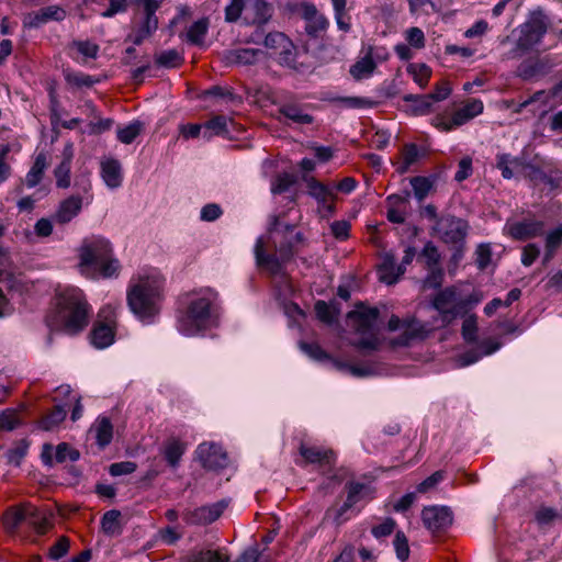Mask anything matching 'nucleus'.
<instances>
[{
	"label": "nucleus",
	"instance_id": "58836bf2",
	"mask_svg": "<svg viewBox=\"0 0 562 562\" xmlns=\"http://www.w3.org/2000/svg\"><path fill=\"white\" fill-rule=\"evenodd\" d=\"M25 524L24 505L11 507L3 515V526L9 532H13Z\"/></svg>",
	"mask_w": 562,
	"mask_h": 562
},
{
	"label": "nucleus",
	"instance_id": "e2e57ef3",
	"mask_svg": "<svg viewBox=\"0 0 562 562\" xmlns=\"http://www.w3.org/2000/svg\"><path fill=\"white\" fill-rule=\"evenodd\" d=\"M294 179L289 173L279 175L272 182L271 191L273 194H281L290 189Z\"/></svg>",
	"mask_w": 562,
	"mask_h": 562
},
{
	"label": "nucleus",
	"instance_id": "69168bd1",
	"mask_svg": "<svg viewBox=\"0 0 562 562\" xmlns=\"http://www.w3.org/2000/svg\"><path fill=\"white\" fill-rule=\"evenodd\" d=\"M406 41L415 48H423L425 46V35L419 27H411L406 31Z\"/></svg>",
	"mask_w": 562,
	"mask_h": 562
},
{
	"label": "nucleus",
	"instance_id": "a878e982",
	"mask_svg": "<svg viewBox=\"0 0 562 562\" xmlns=\"http://www.w3.org/2000/svg\"><path fill=\"white\" fill-rule=\"evenodd\" d=\"M483 102L479 99L468 101L452 115V124L461 126L483 112Z\"/></svg>",
	"mask_w": 562,
	"mask_h": 562
},
{
	"label": "nucleus",
	"instance_id": "0eeeda50",
	"mask_svg": "<svg viewBox=\"0 0 562 562\" xmlns=\"http://www.w3.org/2000/svg\"><path fill=\"white\" fill-rule=\"evenodd\" d=\"M551 25L550 18L542 9L531 12L529 19L520 26V35L514 52L526 53L539 45Z\"/></svg>",
	"mask_w": 562,
	"mask_h": 562
},
{
	"label": "nucleus",
	"instance_id": "4468645a",
	"mask_svg": "<svg viewBox=\"0 0 562 562\" xmlns=\"http://www.w3.org/2000/svg\"><path fill=\"white\" fill-rule=\"evenodd\" d=\"M112 315L113 311L110 306L101 310L99 316L104 318L103 322H99L91 331V342L97 348H106L114 340V329L112 326Z\"/></svg>",
	"mask_w": 562,
	"mask_h": 562
},
{
	"label": "nucleus",
	"instance_id": "c85d7f7f",
	"mask_svg": "<svg viewBox=\"0 0 562 562\" xmlns=\"http://www.w3.org/2000/svg\"><path fill=\"white\" fill-rule=\"evenodd\" d=\"M373 47H369L366 55L350 67V74L356 80L370 77L376 65L373 60Z\"/></svg>",
	"mask_w": 562,
	"mask_h": 562
},
{
	"label": "nucleus",
	"instance_id": "0e129e2a",
	"mask_svg": "<svg viewBox=\"0 0 562 562\" xmlns=\"http://www.w3.org/2000/svg\"><path fill=\"white\" fill-rule=\"evenodd\" d=\"M396 527V521L393 518H385L383 522L372 527L371 532L376 539L390 536Z\"/></svg>",
	"mask_w": 562,
	"mask_h": 562
},
{
	"label": "nucleus",
	"instance_id": "5fc2aeb1",
	"mask_svg": "<svg viewBox=\"0 0 562 562\" xmlns=\"http://www.w3.org/2000/svg\"><path fill=\"white\" fill-rule=\"evenodd\" d=\"M381 271V281L386 284H393L397 281V276L395 271V261L392 257H386L383 263L380 267Z\"/></svg>",
	"mask_w": 562,
	"mask_h": 562
},
{
	"label": "nucleus",
	"instance_id": "a18cd8bd",
	"mask_svg": "<svg viewBox=\"0 0 562 562\" xmlns=\"http://www.w3.org/2000/svg\"><path fill=\"white\" fill-rule=\"evenodd\" d=\"M393 547L396 554V558L401 562H406L409 558L411 549L408 544V539L403 531H396Z\"/></svg>",
	"mask_w": 562,
	"mask_h": 562
},
{
	"label": "nucleus",
	"instance_id": "49530a36",
	"mask_svg": "<svg viewBox=\"0 0 562 562\" xmlns=\"http://www.w3.org/2000/svg\"><path fill=\"white\" fill-rule=\"evenodd\" d=\"M66 417V409L57 405L53 408V411L47 414L43 419L41 420V427L44 430H52L54 427L59 425Z\"/></svg>",
	"mask_w": 562,
	"mask_h": 562
},
{
	"label": "nucleus",
	"instance_id": "a211bd4d",
	"mask_svg": "<svg viewBox=\"0 0 562 562\" xmlns=\"http://www.w3.org/2000/svg\"><path fill=\"white\" fill-rule=\"evenodd\" d=\"M308 194L313 196L318 204L325 207L329 213H334L335 206L333 201L336 198L333 186L324 184L315 178L306 180Z\"/></svg>",
	"mask_w": 562,
	"mask_h": 562
},
{
	"label": "nucleus",
	"instance_id": "de8ad7c7",
	"mask_svg": "<svg viewBox=\"0 0 562 562\" xmlns=\"http://www.w3.org/2000/svg\"><path fill=\"white\" fill-rule=\"evenodd\" d=\"M315 312L317 317L326 323V324H333L337 321V316L339 311L336 310L334 306L327 304L325 301H317L315 304Z\"/></svg>",
	"mask_w": 562,
	"mask_h": 562
},
{
	"label": "nucleus",
	"instance_id": "7c9ffc66",
	"mask_svg": "<svg viewBox=\"0 0 562 562\" xmlns=\"http://www.w3.org/2000/svg\"><path fill=\"white\" fill-rule=\"evenodd\" d=\"M186 451V445L177 438L168 439L162 448V453L171 468H177Z\"/></svg>",
	"mask_w": 562,
	"mask_h": 562
},
{
	"label": "nucleus",
	"instance_id": "9d476101",
	"mask_svg": "<svg viewBox=\"0 0 562 562\" xmlns=\"http://www.w3.org/2000/svg\"><path fill=\"white\" fill-rule=\"evenodd\" d=\"M434 231L446 244H458L465 238L468 224L461 218L447 215L437 220Z\"/></svg>",
	"mask_w": 562,
	"mask_h": 562
},
{
	"label": "nucleus",
	"instance_id": "4d7b16f0",
	"mask_svg": "<svg viewBox=\"0 0 562 562\" xmlns=\"http://www.w3.org/2000/svg\"><path fill=\"white\" fill-rule=\"evenodd\" d=\"M420 257L425 259L427 268L439 267L440 254L438 248L431 241H428L425 245L420 252Z\"/></svg>",
	"mask_w": 562,
	"mask_h": 562
},
{
	"label": "nucleus",
	"instance_id": "6e6552de",
	"mask_svg": "<svg viewBox=\"0 0 562 562\" xmlns=\"http://www.w3.org/2000/svg\"><path fill=\"white\" fill-rule=\"evenodd\" d=\"M285 239L286 240L284 243H280V245L277 247L280 258H278L276 255L266 254L265 241L262 238H258L256 241L255 256L257 265L268 270L273 276L281 273V260L286 261L293 255V237H285Z\"/></svg>",
	"mask_w": 562,
	"mask_h": 562
},
{
	"label": "nucleus",
	"instance_id": "6ab92c4d",
	"mask_svg": "<svg viewBox=\"0 0 562 562\" xmlns=\"http://www.w3.org/2000/svg\"><path fill=\"white\" fill-rule=\"evenodd\" d=\"M300 454L305 462L319 464L321 467H331L336 461V454L331 449H325L316 446H300Z\"/></svg>",
	"mask_w": 562,
	"mask_h": 562
},
{
	"label": "nucleus",
	"instance_id": "f257e3e1",
	"mask_svg": "<svg viewBox=\"0 0 562 562\" xmlns=\"http://www.w3.org/2000/svg\"><path fill=\"white\" fill-rule=\"evenodd\" d=\"M164 278L157 271L132 278L127 290V304L134 315L150 322L159 313Z\"/></svg>",
	"mask_w": 562,
	"mask_h": 562
},
{
	"label": "nucleus",
	"instance_id": "052dcab7",
	"mask_svg": "<svg viewBox=\"0 0 562 562\" xmlns=\"http://www.w3.org/2000/svg\"><path fill=\"white\" fill-rule=\"evenodd\" d=\"M477 324L475 315L468 316L462 323V336L468 342L476 340Z\"/></svg>",
	"mask_w": 562,
	"mask_h": 562
},
{
	"label": "nucleus",
	"instance_id": "a19ab883",
	"mask_svg": "<svg viewBox=\"0 0 562 562\" xmlns=\"http://www.w3.org/2000/svg\"><path fill=\"white\" fill-rule=\"evenodd\" d=\"M144 124L139 121H134L126 126L119 127L116 135L117 139L123 144H132L135 138L143 132Z\"/></svg>",
	"mask_w": 562,
	"mask_h": 562
},
{
	"label": "nucleus",
	"instance_id": "ddd939ff",
	"mask_svg": "<svg viewBox=\"0 0 562 562\" xmlns=\"http://www.w3.org/2000/svg\"><path fill=\"white\" fill-rule=\"evenodd\" d=\"M424 526L432 533L447 529L452 524V513L446 506H428L422 512Z\"/></svg>",
	"mask_w": 562,
	"mask_h": 562
},
{
	"label": "nucleus",
	"instance_id": "864d4df0",
	"mask_svg": "<svg viewBox=\"0 0 562 562\" xmlns=\"http://www.w3.org/2000/svg\"><path fill=\"white\" fill-rule=\"evenodd\" d=\"M408 71L413 75L415 82H417L419 87L424 88L427 86L428 80L431 76V70L427 65H412L409 66Z\"/></svg>",
	"mask_w": 562,
	"mask_h": 562
},
{
	"label": "nucleus",
	"instance_id": "bb28decb",
	"mask_svg": "<svg viewBox=\"0 0 562 562\" xmlns=\"http://www.w3.org/2000/svg\"><path fill=\"white\" fill-rule=\"evenodd\" d=\"M90 431L94 434L98 446L103 449L110 445L113 438V425L108 417H98L91 426Z\"/></svg>",
	"mask_w": 562,
	"mask_h": 562
},
{
	"label": "nucleus",
	"instance_id": "680f3d73",
	"mask_svg": "<svg viewBox=\"0 0 562 562\" xmlns=\"http://www.w3.org/2000/svg\"><path fill=\"white\" fill-rule=\"evenodd\" d=\"M72 46L87 58H97L99 53V45L90 41H75Z\"/></svg>",
	"mask_w": 562,
	"mask_h": 562
},
{
	"label": "nucleus",
	"instance_id": "13d9d810",
	"mask_svg": "<svg viewBox=\"0 0 562 562\" xmlns=\"http://www.w3.org/2000/svg\"><path fill=\"white\" fill-rule=\"evenodd\" d=\"M246 4L244 0H232L225 8V21L236 22L241 16L243 11H246Z\"/></svg>",
	"mask_w": 562,
	"mask_h": 562
},
{
	"label": "nucleus",
	"instance_id": "423d86ee",
	"mask_svg": "<svg viewBox=\"0 0 562 562\" xmlns=\"http://www.w3.org/2000/svg\"><path fill=\"white\" fill-rule=\"evenodd\" d=\"M250 42L262 44L271 52V55L278 57L281 65L292 67L295 63L297 48L290 37L282 32L273 31L263 35V30H255L250 36Z\"/></svg>",
	"mask_w": 562,
	"mask_h": 562
},
{
	"label": "nucleus",
	"instance_id": "f3484780",
	"mask_svg": "<svg viewBox=\"0 0 562 562\" xmlns=\"http://www.w3.org/2000/svg\"><path fill=\"white\" fill-rule=\"evenodd\" d=\"M25 524L31 526L38 535L46 533L54 525L53 515L40 510L31 504H24Z\"/></svg>",
	"mask_w": 562,
	"mask_h": 562
},
{
	"label": "nucleus",
	"instance_id": "37998d69",
	"mask_svg": "<svg viewBox=\"0 0 562 562\" xmlns=\"http://www.w3.org/2000/svg\"><path fill=\"white\" fill-rule=\"evenodd\" d=\"M346 488L348 505H356L370 494V486L359 482H349L346 484Z\"/></svg>",
	"mask_w": 562,
	"mask_h": 562
},
{
	"label": "nucleus",
	"instance_id": "c756f323",
	"mask_svg": "<svg viewBox=\"0 0 562 562\" xmlns=\"http://www.w3.org/2000/svg\"><path fill=\"white\" fill-rule=\"evenodd\" d=\"M262 55V50L256 48H236L226 53V60L229 64L236 65H254L259 56Z\"/></svg>",
	"mask_w": 562,
	"mask_h": 562
},
{
	"label": "nucleus",
	"instance_id": "79ce46f5",
	"mask_svg": "<svg viewBox=\"0 0 562 562\" xmlns=\"http://www.w3.org/2000/svg\"><path fill=\"white\" fill-rule=\"evenodd\" d=\"M121 512L116 509H112L106 512L101 519V528L102 530L110 536L121 533L120 526Z\"/></svg>",
	"mask_w": 562,
	"mask_h": 562
},
{
	"label": "nucleus",
	"instance_id": "393cba45",
	"mask_svg": "<svg viewBox=\"0 0 562 562\" xmlns=\"http://www.w3.org/2000/svg\"><path fill=\"white\" fill-rule=\"evenodd\" d=\"M82 207V199L77 195H71L64 200L58 211L56 212L55 220L59 224H66L76 217Z\"/></svg>",
	"mask_w": 562,
	"mask_h": 562
},
{
	"label": "nucleus",
	"instance_id": "338daca9",
	"mask_svg": "<svg viewBox=\"0 0 562 562\" xmlns=\"http://www.w3.org/2000/svg\"><path fill=\"white\" fill-rule=\"evenodd\" d=\"M137 465L136 463L132 461H123V462H116L112 463L110 465L109 472L113 476H120L124 474H131L136 470Z\"/></svg>",
	"mask_w": 562,
	"mask_h": 562
},
{
	"label": "nucleus",
	"instance_id": "774afa93",
	"mask_svg": "<svg viewBox=\"0 0 562 562\" xmlns=\"http://www.w3.org/2000/svg\"><path fill=\"white\" fill-rule=\"evenodd\" d=\"M540 255V249L536 244H528L522 248L521 263L530 267Z\"/></svg>",
	"mask_w": 562,
	"mask_h": 562
},
{
	"label": "nucleus",
	"instance_id": "473e14b6",
	"mask_svg": "<svg viewBox=\"0 0 562 562\" xmlns=\"http://www.w3.org/2000/svg\"><path fill=\"white\" fill-rule=\"evenodd\" d=\"M550 68L547 59H535L522 63L518 68V74L524 79H531L538 75L544 74Z\"/></svg>",
	"mask_w": 562,
	"mask_h": 562
},
{
	"label": "nucleus",
	"instance_id": "b1692460",
	"mask_svg": "<svg viewBox=\"0 0 562 562\" xmlns=\"http://www.w3.org/2000/svg\"><path fill=\"white\" fill-rule=\"evenodd\" d=\"M72 156V145L68 144L64 148L61 162L54 170L56 184L58 188L67 189L70 186V169Z\"/></svg>",
	"mask_w": 562,
	"mask_h": 562
},
{
	"label": "nucleus",
	"instance_id": "c03bdc74",
	"mask_svg": "<svg viewBox=\"0 0 562 562\" xmlns=\"http://www.w3.org/2000/svg\"><path fill=\"white\" fill-rule=\"evenodd\" d=\"M27 449L29 442L25 439L15 442L5 453L8 463L19 467L26 456Z\"/></svg>",
	"mask_w": 562,
	"mask_h": 562
},
{
	"label": "nucleus",
	"instance_id": "9b49d317",
	"mask_svg": "<svg viewBox=\"0 0 562 562\" xmlns=\"http://www.w3.org/2000/svg\"><path fill=\"white\" fill-rule=\"evenodd\" d=\"M196 459L206 470H220L228 465L227 453L222 446L214 442H202L195 450Z\"/></svg>",
	"mask_w": 562,
	"mask_h": 562
},
{
	"label": "nucleus",
	"instance_id": "dca6fc26",
	"mask_svg": "<svg viewBox=\"0 0 562 562\" xmlns=\"http://www.w3.org/2000/svg\"><path fill=\"white\" fill-rule=\"evenodd\" d=\"M226 504L218 502L215 504L201 506L184 514V520L190 525H207L215 521L224 512Z\"/></svg>",
	"mask_w": 562,
	"mask_h": 562
},
{
	"label": "nucleus",
	"instance_id": "3c124183",
	"mask_svg": "<svg viewBox=\"0 0 562 562\" xmlns=\"http://www.w3.org/2000/svg\"><path fill=\"white\" fill-rule=\"evenodd\" d=\"M414 195L418 201H423L429 193L432 182L426 177H413L411 179Z\"/></svg>",
	"mask_w": 562,
	"mask_h": 562
},
{
	"label": "nucleus",
	"instance_id": "7ed1b4c3",
	"mask_svg": "<svg viewBox=\"0 0 562 562\" xmlns=\"http://www.w3.org/2000/svg\"><path fill=\"white\" fill-rule=\"evenodd\" d=\"M90 305L79 290L66 291L57 299V310L49 325L68 334L76 335L89 324Z\"/></svg>",
	"mask_w": 562,
	"mask_h": 562
},
{
	"label": "nucleus",
	"instance_id": "ea45409f",
	"mask_svg": "<svg viewBox=\"0 0 562 562\" xmlns=\"http://www.w3.org/2000/svg\"><path fill=\"white\" fill-rule=\"evenodd\" d=\"M329 26L328 19L318 13L316 16L311 20L305 21V32L310 37L317 38L319 37Z\"/></svg>",
	"mask_w": 562,
	"mask_h": 562
},
{
	"label": "nucleus",
	"instance_id": "4be33fe9",
	"mask_svg": "<svg viewBox=\"0 0 562 562\" xmlns=\"http://www.w3.org/2000/svg\"><path fill=\"white\" fill-rule=\"evenodd\" d=\"M101 177L110 189L122 186L123 173L119 160L110 158L101 161Z\"/></svg>",
	"mask_w": 562,
	"mask_h": 562
},
{
	"label": "nucleus",
	"instance_id": "aec40b11",
	"mask_svg": "<svg viewBox=\"0 0 562 562\" xmlns=\"http://www.w3.org/2000/svg\"><path fill=\"white\" fill-rule=\"evenodd\" d=\"M428 334L426 326L416 318H406L403 323V330L395 339V344L400 346H408L414 340L424 339Z\"/></svg>",
	"mask_w": 562,
	"mask_h": 562
},
{
	"label": "nucleus",
	"instance_id": "72a5a7b5",
	"mask_svg": "<svg viewBox=\"0 0 562 562\" xmlns=\"http://www.w3.org/2000/svg\"><path fill=\"white\" fill-rule=\"evenodd\" d=\"M432 97L428 94L415 95L406 94L403 97L405 102L412 103V111L417 115H425L431 111L434 104Z\"/></svg>",
	"mask_w": 562,
	"mask_h": 562
},
{
	"label": "nucleus",
	"instance_id": "f704fd0d",
	"mask_svg": "<svg viewBox=\"0 0 562 562\" xmlns=\"http://www.w3.org/2000/svg\"><path fill=\"white\" fill-rule=\"evenodd\" d=\"M209 19L203 18L195 21L187 31V41L193 45H202L209 30Z\"/></svg>",
	"mask_w": 562,
	"mask_h": 562
},
{
	"label": "nucleus",
	"instance_id": "09e8293b",
	"mask_svg": "<svg viewBox=\"0 0 562 562\" xmlns=\"http://www.w3.org/2000/svg\"><path fill=\"white\" fill-rule=\"evenodd\" d=\"M288 8L292 13L299 14L304 21L311 20L319 13L315 4L306 1L290 3Z\"/></svg>",
	"mask_w": 562,
	"mask_h": 562
},
{
	"label": "nucleus",
	"instance_id": "20e7f679",
	"mask_svg": "<svg viewBox=\"0 0 562 562\" xmlns=\"http://www.w3.org/2000/svg\"><path fill=\"white\" fill-rule=\"evenodd\" d=\"M217 293L211 289L192 300L177 317V327L186 336H194L214 326L217 319Z\"/></svg>",
	"mask_w": 562,
	"mask_h": 562
},
{
	"label": "nucleus",
	"instance_id": "bf43d9fd",
	"mask_svg": "<svg viewBox=\"0 0 562 562\" xmlns=\"http://www.w3.org/2000/svg\"><path fill=\"white\" fill-rule=\"evenodd\" d=\"M69 547V539L67 537H60L57 542L49 548L47 555L50 560L57 561L68 553Z\"/></svg>",
	"mask_w": 562,
	"mask_h": 562
},
{
	"label": "nucleus",
	"instance_id": "e433bc0d",
	"mask_svg": "<svg viewBox=\"0 0 562 562\" xmlns=\"http://www.w3.org/2000/svg\"><path fill=\"white\" fill-rule=\"evenodd\" d=\"M155 61L159 67L177 68L183 63V57L177 49H167L156 53Z\"/></svg>",
	"mask_w": 562,
	"mask_h": 562
},
{
	"label": "nucleus",
	"instance_id": "2eb2a0df",
	"mask_svg": "<svg viewBox=\"0 0 562 562\" xmlns=\"http://www.w3.org/2000/svg\"><path fill=\"white\" fill-rule=\"evenodd\" d=\"M273 15V7L265 0H248L244 21L256 25V30H262Z\"/></svg>",
	"mask_w": 562,
	"mask_h": 562
},
{
	"label": "nucleus",
	"instance_id": "f8f14e48",
	"mask_svg": "<svg viewBox=\"0 0 562 562\" xmlns=\"http://www.w3.org/2000/svg\"><path fill=\"white\" fill-rule=\"evenodd\" d=\"M505 233L516 240H527L541 236L544 232V223L535 218L522 221H508L504 227Z\"/></svg>",
	"mask_w": 562,
	"mask_h": 562
},
{
	"label": "nucleus",
	"instance_id": "2f4dec72",
	"mask_svg": "<svg viewBox=\"0 0 562 562\" xmlns=\"http://www.w3.org/2000/svg\"><path fill=\"white\" fill-rule=\"evenodd\" d=\"M522 159L519 157H513L509 154H498L496 156V168L501 170L504 179H512L514 177V170L520 169Z\"/></svg>",
	"mask_w": 562,
	"mask_h": 562
},
{
	"label": "nucleus",
	"instance_id": "c9c22d12",
	"mask_svg": "<svg viewBox=\"0 0 562 562\" xmlns=\"http://www.w3.org/2000/svg\"><path fill=\"white\" fill-rule=\"evenodd\" d=\"M46 167V156L44 154H38L31 170L25 177V183L29 188H33L41 182Z\"/></svg>",
	"mask_w": 562,
	"mask_h": 562
},
{
	"label": "nucleus",
	"instance_id": "f03ea898",
	"mask_svg": "<svg viewBox=\"0 0 562 562\" xmlns=\"http://www.w3.org/2000/svg\"><path fill=\"white\" fill-rule=\"evenodd\" d=\"M79 268L86 277H116L120 271L119 260L112 256L110 241L103 237L86 239L80 248Z\"/></svg>",
	"mask_w": 562,
	"mask_h": 562
},
{
	"label": "nucleus",
	"instance_id": "6e6d98bb",
	"mask_svg": "<svg viewBox=\"0 0 562 562\" xmlns=\"http://www.w3.org/2000/svg\"><path fill=\"white\" fill-rule=\"evenodd\" d=\"M79 457V451L71 448L66 442H61L56 447L55 459L58 463L65 462L66 460L76 461Z\"/></svg>",
	"mask_w": 562,
	"mask_h": 562
},
{
	"label": "nucleus",
	"instance_id": "1a4fd4ad",
	"mask_svg": "<svg viewBox=\"0 0 562 562\" xmlns=\"http://www.w3.org/2000/svg\"><path fill=\"white\" fill-rule=\"evenodd\" d=\"M434 307L441 315L442 323L450 324L459 315L467 312V301L458 296L453 286L441 290L434 299Z\"/></svg>",
	"mask_w": 562,
	"mask_h": 562
},
{
	"label": "nucleus",
	"instance_id": "4c0bfd02",
	"mask_svg": "<svg viewBox=\"0 0 562 562\" xmlns=\"http://www.w3.org/2000/svg\"><path fill=\"white\" fill-rule=\"evenodd\" d=\"M419 159V150L416 144H406L402 149V161L397 165L396 171L400 175L408 172L412 165Z\"/></svg>",
	"mask_w": 562,
	"mask_h": 562
},
{
	"label": "nucleus",
	"instance_id": "412c9836",
	"mask_svg": "<svg viewBox=\"0 0 562 562\" xmlns=\"http://www.w3.org/2000/svg\"><path fill=\"white\" fill-rule=\"evenodd\" d=\"M158 27L157 18H144L135 23L132 32L128 34L126 41H131L134 45H140L146 38Z\"/></svg>",
	"mask_w": 562,
	"mask_h": 562
},
{
	"label": "nucleus",
	"instance_id": "8fccbe9b",
	"mask_svg": "<svg viewBox=\"0 0 562 562\" xmlns=\"http://www.w3.org/2000/svg\"><path fill=\"white\" fill-rule=\"evenodd\" d=\"M520 170L522 171L525 178L535 183L547 182L549 180V177L541 168L524 160L522 165H520Z\"/></svg>",
	"mask_w": 562,
	"mask_h": 562
},
{
	"label": "nucleus",
	"instance_id": "39448f33",
	"mask_svg": "<svg viewBox=\"0 0 562 562\" xmlns=\"http://www.w3.org/2000/svg\"><path fill=\"white\" fill-rule=\"evenodd\" d=\"M379 310L376 307H366L359 304L356 310L347 314V321L356 334L361 335L358 341L353 342L359 349L375 350L380 340L375 333V324L379 318Z\"/></svg>",
	"mask_w": 562,
	"mask_h": 562
},
{
	"label": "nucleus",
	"instance_id": "603ef678",
	"mask_svg": "<svg viewBox=\"0 0 562 562\" xmlns=\"http://www.w3.org/2000/svg\"><path fill=\"white\" fill-rule=\"evenodd\" d=\"M21 424L19 412L16 409H5L0 414V429L13 430Z\"/></svg>",
	"mask_w": 562,
	"mask_h": 562
},
{
	"label": "nucleus",
	"instance_id": "5701e85b",
	"mask_svg": "<svg viewBox=\"0 0 562 562\" xmlns=\"http://www.w3.org/2000/svg\"><path fill=\"white\" fill-rule=\"evenodd\" d=\"M235 125L236 124L232 119L224 115H216L203 125L202 136L209 140L215 135H228L231 133V127L234 128Z\"/></svg>",
	"mask_w": 562,
	"mask_h": 562
},
{
	"label": "nucleus",
	"instance_id": "cd10ccee",
	"mask_svg": "<svg viewBox=\"0 0 562 562\" xmlns=\"http://www.w3.org/2000/svg\"><path fill=\"white\" fill-rule=\"evenodd\" d=\"M279 113L296 125H310L314 122V117L295 103L282 104L279 108Z\"/></svg>",
	"mask_w": 562,
	"mask_h": 562
}]
</instances>
